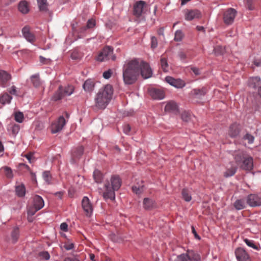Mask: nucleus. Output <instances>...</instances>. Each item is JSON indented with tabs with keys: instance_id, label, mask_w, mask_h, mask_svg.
I'll return each instance as SVG.
<instances>
[{
	"instance_id": "obj_1",
	"label": "nucleus",
	"mask_w": 261,
	"mask_h": 261,
	"mask_svg": "<svg viewBox=\"0 0 261 261\" xmlns=\"http://www.w3.org/2000/svg\"><path fill=\"white\" fill-rule=\"evenodd\" d=\"M140 74L145 79L152 76V71L147 63L136 59L125 62L123 68V79L125 84L134 83Z\"/></svg>"
},
{
	"instance_id": "obj_2",
	"label": "nucleus",
	"mask_w": 261,
	"mask_h": 261,
	"mask_svg": "<svg viewBox=\"0 0 261 261\" xmlns=\"http://www.w3.org/2000/svg\"><path fill=\"white\" fill-rule=\"evenodd\" d=\"M113 88L112 85L108 84L100 88L95 97L96 107L100 109H104L112 99Z\"/></svg>"
},
{
	"instance_id": "obj_3",
	"label": "nucleus",
	"mask_w": 261,
	"mask_h": 261,
	"mask_svg": "<svg viewBox=\"0 0 261 261\" xmlns=\"http://www.w3.org/2000/svg\"><path fill=\"white\" fill-rule=\"evenodd\" d=\"M121 180L118 175H112L110 180H107L104 186L103 197L106 200L112 201L115 199V191H118L121 186Z\"/></svg>"
},
{
	"instance_id": "obj_4",
	"label": "nucleus",
	"mask_w": 261,
	"mask_h": 261,
	"mask_svg": "<svg viewBox=\"0 0 261 261\" xmlns=\"http://www.w3.org/2000/svg\"><path fill=\"white\" fill-rule=\"evenodd\" d=\"M116 58V57L114 54L113 48L110 46H106L98 53L96 60L98 62L115 61Z\"/></svg>"
},
{
	"instance_id": "obj_5",
	"label": "nucleus",
	"mask_w": 261,
	"mask_h": 261,
	"mask_svg": "<svg viewBox=\"0 0 261 261\" xmlns=\"http://www.w3.org/2000/svg\"><path fill=\"white\" fill-rule=\"evenodd\" d=\"M74 91L73 86H67L65 87L60 86L58 91L54 94L52 99L55 101L60 100L66 96L71 95Z\"/></svg>"
},
{
	"instance_id": "obj_6",
	"label": "nucleus",
	"mask_w": 261,
	"mask_h": 261,
	"mask_svg": "<svg viewBox=\"0 0 261 261\" xmlns=\"http://www.w3.org/2000/svg\"><path fill=\"white\" fill-rule=\"evenodd\" d=\"M44 205V200L39 195H35L33 197V206L30 207L28 210V214L30 216H33Z\"/></svg>"
},
{
	"instance_id": "obj_7",
	"label": "nucleus",
	"mask_w": 261,
	"mask_h": 261,
	"mask_svg": "<svg viewBox=\"0 0 261 261\" xmlns=\"http://www.w3.org/2000/svg\"><path fill=\"white\" fill-rule=\"evenodd\" d=\"M66 121L63 116H60L57 121L51 125V132L56 134L60 132L65 125Z\"/></svg>"
},
{
	"instance_id": "obj_8",
	"label": "nucleus",
	"mask_w": 261,
	"mask_h": 261,
	"mask_svg": "<svg viewBox=\"0 0 261 261\" xmlns=\"http://www.w3.org/2000/svg\"><path fill=\"white\" fill-rule=\"evenodd\" d=\"M237 13L236 10L233 8H229L226 10L223 15L224 22L227 25L232 24L237 15Z\"/></svg>"
},
{
	"instance_id": "obj_9",
	"label": "nucleus",
	"mask_w": 261,
	"mask_h": 261,
	"mask_svg": "<svg viewBox=\"0 0 261 261\" xmlns=\"http://www.w3.org/2000/svg\"><path fill=\"white\" fill-rule=\"evenodd\" d=\"M165 81L171 86L177 89L182 88L186 85L185 82L180 79H175L170 76L165 77Z\"/></svg>"
},
{
	"instance_id": "obj_10",
	"label": "nucleus",
	"mask_w": 261,
	"mask_h": 261,
	"mask_svg": "<svg viewBox=\"0 0 261 261\" xmlns=\"http://www.w3.org/2000/svg\"><path fill=\"white\" fill-rule=\"evenodd\" d=\"M146 5V2L140 0L137 1L134 5L133 14L137 17H140L143 13Z\"/></svg>"
},
{
	"instance_id": "obj_11",
	"label": "nucleus",
	"mask_w": 261,
	"mask_h": 261,
	"mask_svg": "<svg viewBox=\"0 0 261 261\" xmlns=\"http://www.w3.org/2000/svg\"><path fill=\"white\" fill-rule=\"evenodd\" d=\"M247 203L251 207L261 205V197L256 194H250L246 197Z\"/></svg>"
},
{
	"instance_id": "obj_12",
	"label": "nucleus",
	"mask_w": 261,
	"mask_h": 261,
	"mask_svg": "<svg viewBox=\"0 0 261 261\" xmlns=\"http://www.w3.org/2000/svg\"><path fill=\"white\" fill-rule=\"evenodd\" d=\"M82 205L86 215L87 217L91 216L93 213V207L87 197H84L82 200Z\"/></svg>"
},
{
	"instance_id": "obj_13",
	"label": "nucleus",
	"mask_w": 261,
	"mask_h": 261,
	"mask_svg": "<svg viewBox=\"0 0 261 261\" xmlns=\"http://www.w3.org/2000/svg\"><path fill=\"white\" fill-rule=\"evenodd\" d=\"M235 254L238 261H251L249 255L243 248H237Z\"/></svg>"
},
{
	"instance_id": "obj_14",
	"label": "nucleus",
	"mask_w": 261,
	"mask_h": 261,
	"mask_svg": "<svg viewBox=\"0 0 261 261\" xmlns=\"http://www.w3.org/2000/svg\"><path fill=\"white\" fill-rule=\"evenodd\" d=\"M150 96L155 100H162L165 98L164 91L159 89L150 88L148 91Z\"/></svg>"
},
{
	"instance_id": "obj_15",
	"label": "nucleus",
	"mask_w": 261,
	"mask_h": 261,
	"mask_svg": "<svg viewBox=\"0 0 261 261\" xmlns=\"http://www.w3.org/2000/svg\"><path fill=\"white\" fill-rule=\"evenodd\" d=\"M11 79V75L4 70L0 71V85L3 87H6Z\"/></svg>"
},
{
	"instance_id": "obj_16",
	"label": "nucleus",
	"mask_w": 261,
	"mask_h": 261,
	"mask_svg": "<svg viewBox=\"0 0 261 261\" xmlns=\"http://www.w3.org/2000/svg\"><path fill=\"white\" fill-rule=\"evenodd\" d=\"M201 16V13L198 10H187L185 13V19L191 21L195 18H199Z\"/></svg>"
},
{
	"instance_id": "obj_17",
	"label": "nucleus",
	"mask_w": 261,
	"mask_h": 261,
	"mask_svg": "<svg viewBox=\"0 0 261 261\" xmlns=\"http://www.w3.org/2000/svg\"><path fill=\"white\" fill-rule=\"evenodd\" d=\"M83 152L84 148L82 146L73 148L71 152L72 163H75L76 160L80 159V158L82 155Z\"/></svg>"
},
{
	"instance_id": "obj_18",
	"label": "nucleus",
	"mask_w": 261,
	"mask_h": 261,
	"mask_svg": "<svg viewBox=\"0 0 261 261\" xmlns=\"http://www.w3.org/2000/svg\"><path fill=\"white\" fill-rule=\"evenodd\" d=\"M22 33L23 37L29 42L33 43L35 42L36 38L33 34L30 31L28 26L23 27L22 29Z\"/></svg>"
},
{
	"instance_id": "obj_19",
	"label": "nucleus",
	"mask_w": 261,
	"mask_h": 261,
	"mask_svg": "<svg viewBox=\"0 0 261 261\" xmlns=\"http://www.w3.org/2000/svg\"><path fill=\"white\" fill-rule=\"evenodd\" d=\"M241 163V168L245 170H251L253 167V159L251 156L245 158Z\"/></svg>"
},
{
	"instance_id": "obj_20",
	"label": "nucleus",
	"mask_w": 261,
	"mask_h": 261,
	"mask_svg": "<svg viewBox=\"0 0 261 261\" xmlns=\"http://www.w3.org/2000/svg\"><path fill=\"white\" fill-rule=\"evenodd\" d=\"M165 111L167 112L176 113L178 111V106L173 101H169L165 107Z\"/></svg>"
},
{
	"instance_id": "obj_21",
	"label": "nucleus",
	"mask_w": 261,
	"mask_h": 261,
	"mask_svg": "<svg viewBox=\"0 0 261 261\" xmlns=\"http://www.w3.org/2000/svg\"><path fill=\"white\" fill-rule=\"evenodd\" d=\"M188 259L190 261H200L201 257L196 252L192 250H188L186 253Z\"/></svg>"
},
{
	"instance_id": "obj_22",
	"label": "nucleus",
	"mask_w": 261,
	"mask_h": 261,
	"mask_svg": "<svg viewBox=\"0 0 261 261\" xmlns=\"http://www.w3.org/2000/svg\"><path fill=\"white\" fill-rule=\"evenodd\" d=\"M240 132L239 126L236 123H233L229 127L228 135L231 138H236L239 135Z\"/></svg>"
},
{
	"instance_id": "obj_23",
	"label": "nucleus",
	"mask_w": 261,
	"mask_h": 261,
	"mask_svg": "<svg viewBox=\"0 0 261 261\" xmlns=\"http://www.w3.org/2000/svg\"><path fill=\"white\" fill-rule=\"evenodd\" d=\"M95 83L92 79L87 80L83 85V88L86 92H90L94 90Z\"/></svg>"
},
{
	"instance_id": "obj_24",
	"label": "nucleus",
	"mask_w": 261,
	"mask_h": 261,
	"mask_svg": "<svg viewBox=\"0 0 261 261\" xmlns=\"http://www.w3.org/2000/svg\"><path fill=\"white\" fill-rule=\"evenodd\" d=\"M19 11L22 14H27L29 12V7L25 1H21L19 2L18 6Z\"/></svg>"
},
{
	"instance_id": "obj_25",
	"label": "nucleus",
	"mask_w": 261,
	"mask_h": 261,
	"mask_svg": "<svg viewBox=\"0 0 261 261\" xmlns=\"http://www.w3.org/2000/svg\"><path fill=\"white\" fill-rule=\"evenodd\" d=\"M8 132L13 136H15L19 132L20 126L18 124L12 123L8 126Z\"/></svg>"
},
{
	"instance_id": "obj_26",
	"label": "nucleus",
	"mask_w": 261,
	"mask_h": 261,
	"mask_svg": "<svg viewBox=\"0 0 261 261\" xmlns=\"http://www.w3.org/2000/svg\"><path fill=\"white\" fill-rule=\"evenodd\" d=\"M206 93L205 88L201 89H194L192 90V93L196 98H201Z\"/></svg>"
},
{
	"instance_id": "obj_27",
	"label": "nucleus",
	"mask_w": 261,
	"mask_h": 261,
	"mask_svg": "<svg viewBox=\"0 0 261 261\" xmlns=\"http://www.w3.org/2000/svg\"><path fill=\"white\" fill-rule=\"evenodd\" d=\"M16 195L19 197H23L25 194V187L23 184L15 186Z\"/></svg>"
},
{
	"instance_id": "obj_28",
	"label": "nucleus",
	"mask_w": 261,
	"mask_h": 261,
	"mask_svg": "<svg viewBox=\"0 0 261 261\" xmlns=\"http://www.w3.org/2000/svg\"><path fill=\"white\" fill-rule=\"evenodd\" d=\"M246 202L244 199H237L234 203L233 206L234 208L238 210H241L246 207Z\"/></svg>"
},
{
	"instance_id": "obj_29",
	"label": "nucleus",
	"mask_w": 261,
	"mask_h": 261,
	"mask_svg": "<svg viewBox=\"0 0 261 261\" xmlns=\"http://www.w3.org/2000/svg\"><path fill=\"white\" fill-rule=\"evenodd\" d=\"M233 155L234 160L238 165H240L245 158L244 152L243 151H236Z\"/></svg>"
},
{
	"instance_id": "obj_30",
	"label": "nucleus",
	"mask_w": 261,
	"mask_h": 261,
	"mask_svg": "<svg viewBox=\"0 0 261 261\" xmlns=\"http://www.w3.org/2000/svg\"><path fill=\"white\" fill-rule=\"evenodd\" d=\"M261 83L260 78L259 77H254L250 79L249 84L250 87L253 88H256Z\"/></svg>"
},
{
	"instance_id": "obj_31",
	"label": "nucleus",
	"mask_w": 261,
	"mask_h": 261,
	"mask_svg": "<svg viewBox=\"0 0 261 261\" xmlns=\"http://www.w3.org/2000/svg\"><path fill=\"white\" fill-rule=\"evenodd\" d=\"M154 206V201L149 198H145L143 200V206L146 210H150Z\"/></svg>"
},
{
	"instance_id": "obj_32",
	"label": "nucleus",
	"mask_w": 261,
	"mask_h": 261,
	"mask_svg": "<svg viewBox=\"0 0 261 261\" xmlns=\"http://www.w3.org/2000/svg\"><path fill=\"white\" fill-rule=\"evenodd\" d=\"M12 99V97L8 93H5L1 96L0 102L3 105L9 104Z\"/></svg>"
},
{
	"instance_id": "obj_33",
	"label": "nucleus",
	"mask_w": 261,
	"mask_h": 261,
	"mask_svg": "<svg viewBox=\"0 0 261 261\" xmlns=\"http://www.w3.org/2000/svg\"><path fill=\"white\" fill-rule=\"evenodd\" d=\"M31 80L33 86L35 87H38L41 85V82L39 79V74L38 73L32 75L31 76Z\"/></svg>"
},
{
	"instance_id": "obj_34",
	"label": "nucleus",
	"mask_w": 261,
	"mask_h": 261,
	"mask_svg": "<svg viewBox=\"0 0 261 261\" xmlns=\"http://www.w3.org/2000/svg\"><path fill=\"white\" fill-rule=\"evenodd\" d=\"M19 231L17 227H15L11 233V239L13 243H15L19 238Z\"/></svg>"
},
{
	"instance_id": "obj_35",
	"label": "nucleus",
	"mask_w": 261,
	"mask_h": 261,
	"mask_svg": "<svg viewBox=\"0 0 261 261\" xmlns=\"http://www.w3.org/2000/svg\"><path fill=\"white\" fill-rule=\"evenodd\" d=\"M95 25V21L93 19H89L87 23V25L83 27L81 29V32L84 33L87 29H92Z\"/></svg>"
},
{
	"instance_id": "obj_36",
	"label": "nucleus",
	"mask_w": 261,
	"mask_h": 261,
	"mask_svg": "<svg viewBox=\"0 0 261 261\" xmlns=\"http://www.w3.org/2000/svg\"><path fill=\"white\" fill-rule=\"evenodd\" d=\"M93 178L97 183H100L102 181V175L101 173L98 170H95L93 172Z\"/></svg>"
},
{
	"instance_id": "obj_37",
	"label": "nucleus",
	"mask_w": 261,
	"mask_h": 261,
	"mask_svg": "<svg viewBox=\"0 0 261 261\" xmlns=\"http://www.w3.org/2000/svg\"><path fill=\"white\" fill-rule=\"evenodd\" d=\"M38 7L41 11L47 10V0H37Z\"/></svg>"
},
{
	"instance_id": "obj_38",
	"label": "nucleus",
	"mask_w": 261,
	"mask_h": 261,
	"mask_svg": "<svg viewBox=\"0 0 261 261\" xmlns=\"http://www.w3.org/2000/svg\"><path fill=\"white\" fill-rule=\"evenodd\" d=\"M161 66L162 69L164 72H168L169 70V65L168 64L167 60L166 58H161Z\"/></svg>"
},
{
	"instance_id": "obj_39",
	"label": "nucleus",
	"mask_w": 261,
	"mask_h": 261,
	"mask_svg": "<svg viewBox=\"0 0 261 261\" xmlns=\"http://www.w3.org/2000/svg\"><path fill=\"white\" fill-rule=\"evenodd\" d=\"M182 198L187 202H189L191 200V195L187 189H184L182 191Z\"/></svg>"
},
{
	"instance_id": "obj_40",
	"label": "nucleus",
	"mask_w": 261,
	"mask_h": 261,
	"mask_svg": "<svg viewBox=\"0 0 261 261\" xmlns=\"http://www.w3.org/2000/svg\"><path fill=\"white\" fill-rule=\"evenodd\" d=\"M237 171V168L236 167H231L230 168L227 169L224 173V176L226 177L232 176Z\"/></svg>"
},
{
	"instance_id": "obj_41",
	"label": "nucleus",
	"mask_w": 261,
	"mask_h": 261,
	"mask_svg": "<svg viewBox=\"0 0 261 261\" xmlns=\"http://www.w3.org/2000/svg\"><path fill=\"white\" fill-rule=\"evenodd\" d=\"M192 115L188 112L185 111L182 113L181 118L185 122H189L192 118Z\"/></svg>"
},
{
	"instance_id": "obj_42",
	"label": "nucleus",
	"mask_w": 261,
	"mask_h": 261,
	"mask_svg": "<svg viewBox=\"0 0 261 261\" xmlns=\"http://www.w3.org/2000/svg\"><path fill=\"white\" fill-rule=\"evenodd\" d=\"M177 56L182 62L187 63V55L182 50L178 52Z\"/></svg>"
},
{
	"instance_id": "obj_43",
	"label": "nucleus",
	"mask_w": 261,
	"mask_h": 261,
	"mask_svg": "<svg viewBox=\"0 0 261 261\" xmlns=\"http://www.w3.org/2000/svg\"><path fill=\"white\" fill-rule=\"evenodd\" d=\"M244 241L248 246L256 250H259L258 247L254 244L253 241L249 240L248 239H245Z\"/></svg>"
},
{
	"instance_id": "obj_44",
	"label": "nucleus",
	"mask_w": 261,
	"mask_h": 261,
	"mask_svg": "<svg viewBox=\"0 0 261 261\" xmlns=\"http://www.w3.org/2000/svg\"><path fill=\"white\" fill-rule=\"evenodd\" d=\"M184 37V34L180 30H177L175 33L174 40L176 41H180Z\"/></svg>"
},
{
	"instance_id": "obj_45",
	"label": "nucleus",
	"mask_w": 261,
	"mask_h": 261,
	"mask_svg": "<svg viewBox=\"0 0 261 261\" xmlns=\"http://www.w3.org/2000/svg\"><path fill=\"white\" fill-rule=\"evenodd\" d=\"M15 120L18 123H21L23 122L24 119V116L22 112H16L14 114Z\"/></svg>"
},
{
	"instance_id": "obj_46",
	"label": "nucleus",
	"mask_w": 261,
	"mask_h": 261,
	"mask_svg": "<svg viewBox=\"0 0 261 261\" xmlns=\"http://www.w3.org/2000/svg\"><path fill=\"white\" fill-rule=\"evenodd\" d=\"M42 176H43V179L47 184H49L50 183L51 175L49 171H45L43 172Z\"/></svg>"
},
{
	"instance_id": "obj_47",
	"label": "nucleus",
	"mask_w": 261,
	"mask_h": 261,
	"mask_svg": "<svg viewBox=\"0 0 261 261\" xmlns=\"http://www.w3.org/2000/svg\"><path fill=\"white\" fill-rule=\"evenodd\" d=\"M144 187L143 185L142 186H134L132 187L133 191L136 194H140L142 193L144 191Z\"/></svg>"
},
{
	"instance_id": "obj_48",
	"label": "nucleus",
	"mask_w": 261,
	"mask_h": 261,
	"mask_svg": "<svg viewBox=\"0 0 261 261\" xmlns=\"http://www.w3.org/2000/svg\"><path fill=\"white\" fill-rule=\"evenodd\" d=\"M244 140H247L250 144H252L254 141V137L249 133L246 134L243 137Z\"/></svg>"
},
{
	"instance_id": "obj_49",
	"label": "nucleus",
	"mask_w": 261,
	"mask_h": 261,
	"mask_svg": "<svg viewBox=\"0 0 261 261\" xmlns=\"http://www.w3.org/2000/svg\"><path fill=\"white\" fill-rule=\"evenodd\" d=\"M214 51L216 55H220L223 54L224 52V48L222 46L218 45L214 48Z\"/></svg>"
},
{
	"instance_id": "obj_50",
	"label": "nucleus",
	"mask_w": 261,
	"mask_h": 261,
	"mask_svg": "<svg viewBox=\"0 0 261 261\" xmlns=\"http://www.w3.org/2000/svg\"><path fill=\"white\" fill-rule=\"evenodd\" d=\"M173 261H188L187 255L186 253H182L177 255Z\"/></svg>"
},
{
	"instance_id": "obj_51",
	"label": "nucleus",
	"mask_w": 261,
	"mask_h": 261,
	"mask_svg": "<svg viewBox=\"0 0 261 261\" xmlns=\"http://www.w3.org/2000/svg\"><path fill=\"white\" fill-rule=\"evenodd\" d=\"M5 174L6 176L9 178H12L13 177V174L12 169L8 167H5L4 168Z\"/></svg>"
},
{
	"instance_id": "obj_52",
	"label": "nucleus",
	"mask_w": 261,
	"mask_h": 261,
	"mask_svg": "<svg viewBox=\"0 0 261 261\" xmlns=\"http://www.w3.org/2000/svg\"><path fill=\"white\" fill-rule=\"evenodd\" d=\"M9 93L15 96H19L17 88L15 86H12L8 90Z\"/></svg>"
},
{
	"instance_id": "obj_53",
	"label": "nucleus",
	"mask_w": 261,
	"mask_h": 261,
	"mask_svg": "<svg viewBox=\"0 0 261 261\" xmlns=\"http://www.w3.org/2000/svg\"><path fill=\"white\" fill-rule=\"evenodd\" d=\"M158 46V40L155 37L152 36L151 38V47L154 49Z\"/></svg>"
},
{
	"instance_id": "obj_54",
	"label": "nucleus",
	"mask_w": 261,
	"mask_h": 261,
	"mask_svg": "<svg viewBox=\"0 0 261 261\" xmlns=\"http://www.w3.org/2000/svg\"><path fill=\"white\" fill-rule=\"evenodd\" d=\"M123 132L125 134L128 135V134H129V133L130 132L131 127L130 126V125L129 124H124L123 126Z\"/></svg>"
},
{
	"instance_id": "obj_55",
	"label": "nucleus",
	"mask_w": 261,
	"mask_h": 261,
	"mask_svg": "<svg viewBox=\"0 0 261 261\" xmlns=\"http://www.w3.org/2000/svg\"><path fill=\"white\" fill-rule=\"evenodd\" d=\"M191 70L195 75H199L201 73L200 69L196 67H191Z\"/></svg>"
},
{
	"instance_id": "obj_56",
	"label": "nucleus",
	"mask_w": 261,
	"mask_h": 261,
	"mask_svg": "<svg viewBox=\"0 0 261 261\" xmlns=\"http://www.w3.org/2000/svg\"><path fill=\"white\" fill-rule=\"evenodd\" d=\"M40 62L43 64H47L50 62L49 59H46L43 56H40L39 57Z\"/></svg>"
},
{
	"instance_id": "obj_57",
	"label": "nucleus",
	"mask_w": 261,
	"mask_h": 261,
	"mask_svg": "<svg viewBox=\"0 0 261 261\" xmlns=\"http://www.w3.org/2000/svg\"><path fill=\"white\" fill-rule=\"evenodd\" d=\"M112 73V71L110 69H109L107 71H105L103 73V77L105 79H109L111 76Z\"/></svg>"
},
{
	"instance_id": "obj_58",
	"label": "nucleus",
	"mask_w": 261,
	"mask_h": 261,
	"mask_svg": "<svg viewBox=\"0 0 261 261\" xmlns=\"http://www.w3.org/2000/svg\"><path fill=\"white\" fill-rule=\"evenodd\" d=\"M40 255L46 260H48L50 258V255L47 252H42L40 253Z\"/></svg>"
},
{
	"instance_id": "obj_59",
	"label": "nucleus",
	"mask_w": 261,
	"mask_h": 261,
	"mask_svg": "<svg viewBox=\"0 0 261 261\" xmlns=\"http://www.w3.org/2000/svg\"><path fill=\"white\" fill-rule=\"evenodd\" d=\"M60 229L64 231H67L68 225L65 222L62 223L60 225Z\"/></svg>"
},
{
	"instance_id": "obj_60",
	"label": "nucleus",
	"mask_w": 261,
	"mask_h": 261,
	"mask_svg": "<svg viewBox=\"0 0 261 261\" xmlns=\"http://www.w3.org/2000/svg\"><path fill=\"white\" fill-rule=\"evenodd\" d=\"M64 248L67 250H70L74 248V244L73 243L65 244Z\"/></svg>"
},
{
	"instance_id": "obj_61",
	"label": "nucleus",
	"mask_w": 261,
	"mask_h": 261,
	"mask_svg": "<svg viewBox=\"0 0 261 261\" xmlns=\"http://www.w3.org/2000/svg\"><path fill=\"white\" fill-rule=\"evenodd\" d=\"M191 229H192V232L194 234L195 238L198 240H200V237L199 236V235L196 232V230L193 226H192Z\"/></svg>"
},
{
	"instance_id": "obj_62",
	"label": "nucleus",
	"mask_w": 261,
	"mask_h": 261,
	"mask_svg": "<svg viewBox=\"0 0 261 261\" xmlns=\"http://www.w3.org/2000/svg\"><path fill=\"white\" fill-rule=\"evenodd\" d=\"M25 156L28 159V160L29 161V162L30 163H33V160L32 159L33 155L32 154H26L25 155Z\"/></svg>"
},
{
	"instance_id": "obj_63",
	"label": "nucleus",
	"mask_w": 261,
	"mask_h": 261,
	"mask_svg": "<svg viewBox=\"0 0 261 261\" xmlns=\"http://www.w3.org/2000/svg\"><path fill=\"white\" fill-rule=\"evenodd\" d=\"M63 194V192L62 191L57 192L55 193V195L58 197L59 199H61L62 195Z\"/></svg>"
},
{
	"instance_id": "obj_64",
	"label": "nucleus",
	"mask_w": 261,
	"mask_h": 261,
	"mask_svg": "<svg viewBox=\"0 0 261 261\" xmlns=\"http://www.w3.org/2000/svg\"><path fill=\"white\" fill-rule=\"evenodd\" d=\"M251 2H252V0H247V4L248 8L249 10H252V9H253L251 6Z\"/></svg>"
}]
</instances>
